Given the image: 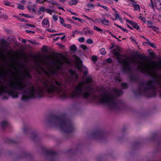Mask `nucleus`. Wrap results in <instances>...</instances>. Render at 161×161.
Segmentation results:
<instances>
[{
    "label": "nucleus",
    "instance_id": "47",
    "mask_svg": "<svg viewBox=\"0 0 161 161\" xmlns=\"http://www.w3.org/2000/svg\"><path fill=\"white\" fill-rule=\"evenodd\" d=\"M26 25H27L29 26L32 27H35V26L33 25H31L30 24H26Z\"/></svg>",
    "mask_w": 161,
    "mask_h": 161
},
{
    "label": "nucleus",
    "instance_id": "14",
    "mask_svg": "<svg viewBox=\"0 0 161 161\" xmlns=\"http://www.w3.org/2000/svg\"><path fill=\"white\" fill-rule=\"evenodd\" d=\"M8 125V122L6 121H2L0 124L2 128H3L6 127Z\"/></svg>",
    "mask_w": 161,
    "mask_h": 161
},
{
    "label": "nucleus",
    "instance_id": "62",
    "mask_svg": "<svg viewBox=\"0 0 161 161\" xmlns=\"http://www.w3.org/2000/svg\"><path fill=\"white\" fill-rule=\"evenodd\" d=\"M59 1L60 2L62 3H64L65 1V0H59Z\"/></svg>",
    "mask_w": 161,
    "mask_h": 161
},
{
    "label": "nucleus",
    "instance_id": "60",
    "mask_svg": "<svg viewBox=\"0 0 161 161\" xmlns=\"http://www.w3.org/2000/svg\"><path fill=\"white\" fill-rule=\"evenodd\" d=\"M50 72L52 74H55V72L53 71H52L51 70H49Z\"/></svg>",
    "mask_w": 161,
    "mask_h": 161
},
{
    "label": "nucleus",
    "instance_id": "57",
    "mask_svg": "<svg viewBox=\"0 0 161 161\" xmlns=\"http://www.w3.org/2000/svg\"><path fill=\"white\" fill-rule=\"evenodd\" d=\"M22 42L24 43H25L26 42V41L25 39H23L22 41Z\"/></svg>",
    "mask_w": 161,
    "mask_h": 161
},
{
    "label": "nucleus",
    "instance_id": "7",
    "mask_svg": "<svg viewBox=\"0 0 161 161\" xmlns=\"http://www.w3.org/2000/svg\"><path fill=\"white\" fill-rule=\"evenodd\" d=\"M155 7L160 11H161V0H154Z\"/></svg>",
    "mask_w": 161,
    "mask_h": 161
},
{
    "label": "nucleus",
    "instance_id": "5",
    "mask_svg": "<svg viewBox=\"0 0 161 161\" xmlns=\"http://www.w3.org/2000/svg\"><path fill=\"white\" fill-rule=\"evenodd\" d=\"M158 92L161 96V75L141 83L137 93L152 97H154Z\"/></svg>",
    "mask_w": 161,
    "mask_h": 161
},
{
    "label": "nucleus",
    "instance_id": "17",
    "mask_svg": "<svg viewBox=\"0 0 161 161\" xmlns=\"http://www.w3.org/2000/svg\"><path fill=\"white\" fill-rule=\"evenodd\" d=\"M146 40L147 41V42H146L145 43H146V44H148V45H150L152 47H153V48H156V47L155 46V45L154 44L152 43L151 42H150V41H149L147 39H146Z\"/></svg>",
    "mask_w": 161,
    "mask_h": 161
},
{
    "label": "nucleus",
    "instance_id": "20",
    "mask_svg": "<svg viewBox=\"0 0 161 161\" xmlns=\"http://www.w3.org/2000/svg\"><path fill=\"white\" fill-rule=\"evenodd\" d=\"M130 79L131 80H136L137 79V78L136 75L130 74Z\"/></svg>",
    "mask_w": 161,
    "mask_h": 161
},
{
    "label": "nucleus",
    "instance_id": "28",
    "mask_svg": "<svg viewBox=\"0 0 161 161\" xmlns=\"http://www.w3.org/2000/svg\"><path fill=\"white\" fill-rule=\"evenodd\" d=\"M71 50L72 51H76V47L74 45H72L71 47Z\"/></svg>",
    "mask_w": 161,
    "mask_h": 161
},
{
    "label": "nucleus",
    "instance_id": "3",
    "mask_svg": "<svg viewBox=\"0 0 161 161\" xmlns=\"http://www.w3.org/2000/svg\"><path fill=\"white\" fill-rule=\"evenodd\" d=\"M120 48L119 47H117V51L114 55L116 56L118 62L123 65L122 70L125 73L129 74L130 73L131 70V64L136 66L137 69L141 72L151 76L153 75L154 70L158 69L161 67V61L153 62V65L150 66L145 64L143 62L136 60L134 58L129 57L125 56V59L123 58L122 55L120 53Z\"/></svg>",
    "mask_w": 161,
    "mask_h": 161
},
{
    "label": "nucleus",
    "instance_id": "4",
    "mask_svg": "<svg viewBox=\"0 0 161 161\" xmlns=\"http://www.w3.org/2000/svg\"><path fill=\"white\" fill-rule=\"evenodd\" d=\"M47 124L49 127L58 129L66 134L71 133L75 129L73 123L64 114L51 117L47 119Z\"/></svg>",
    "mask_w": 161,
    "mask_h": 161
},
{
    "label": "nucleus",
    "instance_id": "64",
    "mask_svg": "<svg viewBox=\"0 0 161 161\" xmlns=\"http://www.w3.org/2000/svg\"><path fill=\"white\" fill-rule=\"evenodd\" d=\"M139 19L143 20V18L142 16H140L139 17Z\"/></svg>",
    "mask_w": 161,
    "mask_h": 161
},
{
    "label": "nucleus",
    "instance_id": "55",
    "mask_svg": "<svg viewBox=\"0 0 161 161\" xmlns=\"http://www.w3.org/2000/svg\"><path fill=\"white\" fill-rule=\"evenodd\" d=\"M117 48L116 49H114L113 51V53H114V54H115V53L117 52Z\"/></svg>",
    "mask_w": 161,
    "mask_h": 161
},
{
    "label": "nucleus",
    "instance_id": "23",
    "mask_svg": "<svg viewBox=\"0 0 161 161\" xmlns=\"http://www.w3.org/2000/svg\"><path fill=\"white\" fill-rule=\"evenodd\" d=\"M100 23L106 25H108L109 24V21H100Z\"/></svg>",
    "mask_w": 161,
    "mask_h": 161
},
{
    "label": "nucleus",
    "instance_id": "63",
    "mask_svg": "<svg viewBox=\"0 0 161 161\" xmlns=\"http://www.w3.org/2000/svg\"><path fill=\"white\" fill-rule=\"evenodd\" d=\"M21 3L23 4H25V0H21Z\"/></svg>",
    "mask_w": 161,
    "mask_h": 161
},
{
    "label": "nucleus",
    "instance_id": "30",
    "mask_svg": "<svg viewBox=\"0 0 161 161\" xmlns=\"http://www.w3.org/2000/svg\"><path fill=\"white\" fill-rule=\"evenodd\" d=\"M18 8L19 9L21 10H24V6L19 4H18Z\"/></svg>",
    "mask_w": 161,
    "mask_h": 161
},
{
    "label": "nucleus",
    "instance_id": "24",
    "mask_svg": "<svg viewBox=\"0 0 161 161\" xmlns=\"http://www.w3.org/2000/svg\"><path fill=\"white\" fill-rule=\"evenodd\" d=\"M93 28L95 30L97 31H101V32L103 31V30L102 29L95 25L93 26Z\"/></svg>",
    "mask_w": 161,
    "mask_h": 161
},
{
    "label": "nucleus",
    "instance_id": "50",
    "mask_svg": "<svg viewBox=\"0 0 161 161\" xmlns=\"http://www.w3.org/2000/svg\"><path fill=\"white\" fill-rule=\"evenodd\" d=\"M82 16L83 17H84L85 19H90L89 17H88L87 16H86V15H82Z\"/></svg>",
    "mask_w": 161,
    "mask_h": 161
},
{
    "label": "nucleus",
    "instance_id": "32",
    "mask_svg": "<svg viewBox=\"0 0 161 161\" xmlns=\"http://www.w3.org/2000/svg\"><path fill=\"white\" fill-rule=\"evenodd\" d=\"M47 1L46 0H36V3H42L45 1Z\"/></svg>",
    "mask_w": 161,
    "mask_h": 161
},
{
    "label": "nucleus",
    "instance_id": "25",
    "mask_svg": "<svg viewBox=\"0 0 161 161\" xmlns=\"http://www.w3.org/2000/svg\"><path fill=\"white\" fill-rule=\"evenodd\" d=\"M85 51H86L88 50V48L86 46L84 45H81L80 46Z\"/></svg>",
    "mask_w": 161,
    "mask_h": 161
},
{
    "label": "nucleus",
    "instance_id": "44",
    "mask_svg": "<svg viewBox=\"0 0 161 161\" xmlns=\"http://www.w3.org/2000/svg\"><path fill=\"white\" fill-rule=\"evenodd\" d=\"M56 153L55 152H49V154L52 156H54L56 154Z\"/></svg>",
    "mask_w": 161,
    "mask_h": 161
},
{
    "label": "nucleus",
    "instance_id": "33",
    "mask_svg": "<svg viewBox=\"0 0 161 161\" xmlns=\"http://www.w3.org/2000/svg\"><path fill=\"white\" fill-rule=\"evenodd\" d=\"M115 79L116 81L120 82L121 81V78L118 76H116L115 77Z\"/></svg>",
    "mask_w": 161,
    "mask_h": 161
},
{
    "label": "nucleus",
    "instance_id": "16",
    "mask_svg": "<svg viewBox=\"0 0 161 161\" xmlns=\"http://www.w3.org/2000/svg\"><path fill=\"white\" fill-rule=\"evenodd\" d=\"M117 11H116L114 14L115 16V18L116 19H119V20H122L121 17L119 14L117 13Z\"/></svg>",
    "mask_w": 161,
    "mask_h": 161
},
{
    "label": "nucleus",
    "instance_id": "39",
    "mask_svg": "<svg viewBox=\"0 0 161 161\" xmlns=\"http://www.w3.org/2000/svg\"><path fill=\"white\" fill-rule=\"evenodd\" d=\"M46 11L47 13H48L50 14H52V11L50 9H46Z\"/></svg>",
    "mask_w": 161,
    "mask_h": 161
},
{
    "label": "nucleus",
    "instance_id": "8",
    "mask_svg": "<svg viewBox=\"0 0 161 161\" xmlns=\"http://www.w3.org/2000/svg\"><path fill=\"white\" fill-rule=\"evenodd\" d=\"M0 43L3 47L5 48L10 47V44L6 40L2 39L0 41Z\"/></svg>",
    "mask_w": 161,
    "mask_h": 161
},
{
    "label": "nucleus",
    "instance_id": "31",
    "mask_svg": "<svg viewBox=\"0 0 161 161\" xmlns=\"http://www.w3.org/2000/svg\"><path fill=\"white\" fill-rule=\"evenodd\" d=\"M29 130V128L27 126H24L23 129L24 132L26 133Z\"/></svg>",
    "mask_w": 161,
    "mask_h": 161
},
{
    "label": "nucleus",
    "instance_id": "49",
    "mask_svg": "<svg viewBox=\"0 0 161 161\" xmlns=\"http://www.w3.org/2000/svg\"><path fill=\"white\" fill-rule=\"evenodd\" d=\"M26 32L28 33H35V32L33 31H31L28 30H26Z\"/></svg>",
    "mask_w": 161,
    "mask_h": 161
},
{
    "label": "nucleus",
    "instance_id": "11",
    "mask_svg": "<svg viewBox=\"0 0 161 161\" xmlns=\"http://www.w3.org/2000/svg\"><path fill=\"white\" fill-rule=\"evenodd\" d=\"M65 21H61L60 23L63 26L69 28H71L70 25L69 24H66Z\"/></svg>",
    "mask_w": 161,
    "mask_h": 161
},
{
    "label": "nucleus",
    "instance_id": "10",
    "mask_svg": "<svg viewBox=\"0 0 161 161\" xmlns=\"http://www.w3.org/2000/svg\"><path fill=\"white\" fill-rule=\"evenodd\" d=\"M58 64H57L56 66L54 68H53V69H56L57 70H60L62 65V61L60 60L59 59L58 60Z\"/></svg>",
    "mask_w": 161,
    "mask_h": 161
},
{
    "label": "nucleus",
    "instance_id": "46",
    "mask_svg": "<svg viewBox=\"0 0 161 161\" xmlns=\"http://www.w3.org/2000/svg\"><path fill=\"white\" fill-rule=\"evenodd\" d=\"M72 18L74 20H81L80 18L75 17H72Z\"/></svg>",
    "mask_w": 161,
    "mask_h": 161
},
{
    "label": "nucleus",
    "instance_id": "35",
    "mask_svg": "<svg viewBox=\"0 0 161 161\" xmlns=\"http://www.w3.org/2000/svg\"><path fill=\"white\" fill-rule=\"evenodd\" d=\"M5 5L7 6H10L12 4V3L10 2H9L8 1H5L4 2Z\"/></svg>",
    "mask_w": 161,
    "mask_h": 161
},
{
    "label": "nucleus",
    "instance_id": "34",
    "mask_svg": "<svg viewBox=\"0 0 161 161\" xmlns=\"http://www.w3.org/2000/svg\"><path fill=\"white\" fill-rule=\"evenodd\" d=\"M100 53L103 55L106 54V51L104 48H102L100 51Z\"/></svg>",
    "mask_w": 161,
    "mask_h": 161
},
{
    "label": "nucleus",
    "instance_id": "38",
    "mask_svg": "<svg viewBox=\"0 0 161 161\" xmlns=\"http://www.w3.org/2000/svg\"><path fill=\"white\" fill-rule=\"evenodd\" d=\"M86 42L88 44H92L93 42V41L90 39H88L87 40Z\"/></svg>",
    "mask_w": 161,
    "mask_h": 161
},
{
    "label": "nucleus",
    "instance_id": "6",
    "mask_svg": "<svg viewBox=\"0 0 161 161\" xmlns=\"http://www.w3.org/2000/svg\"><path fill=\"white\" fill-rule=\"evenodd\" d=\"M90 137L97 141H101L104 138L103 134L100 131H96L93 132L90 135Z\"/></svg>",
    "mask_w": 161,
    "mask_h": 161
},
{
    "label": "nucleus",
    "instance_id": "36",
    "mask_svg": "<svg viewBox=\"0 0 161 161\" xmlns=\"http://www.w3.org/2000/svg\"><path fill=\"white\" fill-rule=\"evenodd\" d=\"M141 55H139L138 56L140 57V58L144 60L147 59V57L146 56H140Z\"/></svg>",
    "mask_w": 161,
    "mask_h": 161
},
{
    "label": "nucleus",
    "instance_id": "54",
    "mask_svg": "<svg viewBox=\"0 0 161 161\" xmlns=\"http://www.w3.org/2000/svg\"><path fill=\"white\" fill-rule=\"evenodd\" d=\"M36 136V134L35 133H32L31 134V137L32 138H33V136Z\"/></svg>",
    "mask_w": 161,
    "mask_h": 161
},
{
    "label": "nucleus",
    "instance_id": "42",
    "mask_svg": "<svg viewBox=\"0 0 161 161\" xmlns=\"http://www.w3.org/2000/svg\"><path fill=\"white\" fill-rule=\"evenodd\" d=\"M158 28L157 27H155V26H153L152 27V29L155 31H157V30H158Z\"/></svg>",
    "mask_w": 161,
    "mask_h": 161
},
{
    "label": "nucleus",
    "instance_id": "61",
    "mask_svg": "<svg viewBox=\"0 0 161 161\" xmlns=\"http://www.w3.org/2000/svg\"><path fill=\"white\" fill-rule=\"evenodd\" d=\"M153 26L152 25H148L147 26V28H151L152 29V27H153Z\"/></svg>",
    "mask_w": 161,
    "mask_h": 161
},
{
    "label": "nucleus",
    "instance_id": "1",
    "mask_svg": "<svg viewBox=\"0 0 161 161\" xmlns=\"http://www.w3.org/2000/svg\"><path fill=\"white\" fill-rule=\"evenodd\" d=\"M69 76H67L69 80L65 84L60 79H44L42 81L41 87L35 86L30 82L23 81L19 78L7 81L0 80V96L3 93H7L13 98H17L19 91L22 94L21 99L25 100L29 99L41 97L44 93L50 95L56 94L63 98H66L67 94L66 88L70 83L72 80H76L77 74L75 71L70 69L68 70Z\"/></svg>",
    "mask_w": 161,
    "mask_h": 161
},
{
    "label": "nucleus",
    "instance_id": "2",
    "mask_svg": "<svg viewBox=\"0 0 161 161\" xmlns=\"http://www.w3.org/2000/svg\"><path fill=\"white\" fill-rule=\"evenodd\" d=\"M92 80L88 78L86 80V83L84 84L80 83L75 86L74 90L71 94L72 98L82 97L86 99L88 98L92 92H98L99 96L94 95L93 98L99 100L101 103L107 105L111 109H117L119 107L116 100V97L120 96L123 94L121 89L114 88L110 91H105L101 88L99 90L94 89L90 84Z\"/></svg>",
    "mask_w": 161,
    "mask_h": 161
},
{
    "label": "nucleus",
    "instance_id": "26",
    "mask_svg": "<svg viewBox=\"0 0 161 161\" xmlns=\"http://www.w3.org/2000/svg\"><path fill=\"white\" fill-rule=\"evenodd\" d=\"M49 3L53 5H55L56 6L59 5V3H57L56 2L53 1H49Z\"/></svg>",
    "mask_w": 161,
    "mask_h": 161
},
{
    "label": "nucleus",
    "instance_id": "19",
    "mask_svg": "<svg viewBox=\"0 0 161 161\" xmlns=\"http://www.w3.org/2000/svg\"><path fill=\"white\" fill-rule=\"evenodd\" d=\"M85 28L84 29V31L85 33V34H90L91 35H92L93 34V32L92 31H91L90 29H88L86 30H84Z\"/></svg>",
    "mask_w": 161,
    "mask_h": 161
},
{
    "label": "nucleus",
    "instance_id": "41",
    "mask_svg": "<svg viewBox=\"0 0 161 161\" xmlns=\"http://www.w3.org/2000/svg\"><path fill=\"white\" fill-rule=\"evenodd\" d=\"M85 41V38L84 37L80 38L79 39V41L80 42H82Z\"/></svg>",
    "mask_w": 161,
    "mask_h": 161
},
{
    "label": "nucleus",
    "instance_id": "56",
    "mask_svg": "<svg viewBox=\"0 0 161 161\" xmlns=\"http://www.w3.org/2000/svg\"><path fill=\"white\" fill-rule=\"evenodd\" d=\"M22 15H23L24 17H29L28 16V15H27V14H21Z\"/></svg>",
    "mask_w": 161,
    "mask_h": 161
},
{
    "label": "nucleus",
    "instance_id": "9",
    "mask_svg": "<svg viewBox=\"0 0 161 161\" xmlns=\"http://www.w3.org/2000/svg\"><path fill=\"white\" fill-rule=\"evenodd\" d=\"M127 23L129 24L132 25L133 28L138 30L140 29L139 26L136 23L132 21H127Z\"/></svg>",
    "mask_w": 161,
    "mask_h": 161
},
{
    "label": "nucleus",
    "instance_id": "22",
    "mask_svg": "<svg viewBox=\"0 0 161 161\" xmlns=\"http://www.w3.org/2000/svg\"><path fill=\"white\" fill-rule=\"evenodd\" d=\"M42 23L43 25H46V27H48L49 26V21H42Z\"/></svg>",
    "mask_w": 161,
    "mask_h": 161
},
{
    "label": "nucleus",
    "instance_id": "43",
    "mask_svg": "<svg viewBox=\"0 0 161 161\" xmlns=\"http://www.w3.org/2000/svg\"><path fill=\"white\" fill-rule=\"evenodd\" d=\"M92 60L94 61H96L97 60V58L95 56H93L92 57Z\"/></svg>",
    "mask_w": 161,
    "mask_h": 161
},
{
    "label": "nucleus",
    "instance_id": "58",
    "mask_svg": "<svg viewBox=\"0 0 161 161\" xmlns=\"http://www.w3.org/2000/svg\"><path fill=\"white\" fill-rule=\"evenodd\" d=\"M111 45H112V46L111 47H109V49H111L112 48H113L114 47V45L113 44V43H112L111 44Z\"/></svg>",
    "mask_w": 161,
    "mask_h": 161
},
{
    "label": "nucleus",
    "instance_id": "18",
    "mask_svg": "<svg viewBox=\"0 0 161 161\" xmlns=\"http://www.w3.org/2000/svg\"><path fill=\"white\" fill-rule=\"evenodd\" d=\"M58 18L60 19V20H63V19L62 18L56 15H53V19L54 20H57L58 19Z\"/></svg>",
    "mask_w": 161,
    "mask_h": 161
},
{
    "label": "nucleus",
    "instance_id": "27",
    "mask_svg": "<svg viewBox=\"0 0 161 161\" xmlns=\"http://www.w3.org/2000/svg\"><path fill=\"white\" fill-rule=\"evenodd\" d=\"M6 73H2L1 71H0V78L4 77L6 76Z\"/></svg>",
    "mask_w": 161,
    "mask_h": 161
},
{
    "label": "nucleus",
    "instance_id": "15",
    "mask_svg": "<svg viewBox=\"0 0 161 161\" xmlns=\"http://www.w3.org/2000/svg\"><path fill=\"white\" fill-rule=\"evenodd\" d=\"M77 0H72L71 1L68 2V4L69 5H76L77 3Z\"/></svg>",
    "mask_w": 161,
    "mask_h": 161
},
{
    "label": "nucleus",
    "instance_id": "37",
    "mask_svg": "<svg viewBox=\"0 0 161 161\" xmlns=\"http://www.w3.org/2000/svg\"><path fill=\"white\" fill-rule=\"evenodd\" d=\"M46 9L44 7H41L39 8V10L40 11L44 12L46 11Z\"/></svg>",
    "mask_w": 161,
    "mask_h": 161
},
{
    "label": "nucleus",
    "instance_id": "59",
    "mask_svg": "<svg viewBox=\"0 0 161 161\" xmlns=\"http://www.w3.org/2000/svg\"><path fill=\"white\" fill-rule=\"evenodd\" d=\"M117 26H118V27L121 29L122 30L123 29V28L120 26L119 25H117L116 24H115Z\"/></svg>",
    "mask_w": 161,
    "mask_h": 161
},
{
    "label": "nucleus",
    "instance_id": "40",
    "mask_svg": "<svg viewBox=\"0 0 161 161\" xmlns=\"http://www.w3.org/2000/svg\"><path fill=\"white\" fill-rule=\"evenodd\" d=\"M144 23L146 22L147 24L148 25H152L153 23L150 21H147L146 22V21H144Z\"/></svg>",
    "mask_w": 161,
    "mask_h": 161
},
{
    "label": "nucleus",
    "instance_id": "13",
    "mask_svg": "<svg viewBox=\"0 0 161 161\" xmlns=\"http://www.w3.org/2000/svg\"><path fill=\"white\" fill-rule=\"evenodd\" d=\"M131 4H132L133 7L134 8L135 10H137L138 9L139 10H140V8L139 5L138 4H136V3L134 1V3L133 2Z\"/></svg>",
    "mask_w": 161,
    "mask_h": 161
},
{
    "label": "nucleus",
    "instance_id": "21",
    "mask_svg": "<svg viewBox=\"0 0 161 161\" xmlns=\"http://www.w3.org/2000/svg\"><path fill=\"white\" fill-rule=\"evenodd\" d=\"M30 156V154L27 153H24L22 154V158H25L29 157Z\"/></svg>",
    "mask_w": 161,
    "mask_h": 161
},
{
    "label": "nucleus",
    "instance_id": "52",
    "mask_svg": "<svg viewBox=\"0 0 161 161\" xmlns=\"http://www.w3.org/2000/svg\"><path fill=\"white\" fill-rule=\"evenodd\" d=\"M102 7L106 11H108V8L105 6L102 5Z\"/></svg>",
    "mask_w": 161,
    "mask_h": 161
},
{
    "label": "nucleus",
    "instance_id": "12",
    "mask_svg": "<svg viewBox=\"0 0 161 161\" xmlns=\"http://www.w3.org/2000/svg\"><path fill=\"white\" fill-rule=\"evenodd\" d=\"M28 9L30 12H35L36 9L34 6H29L28 7Z\"/></svg>",
    "mask_w": 161,
    "mask_h": 161
},
{
    "label": "nucleus",
    "instance_id": "45",
    "mask_svg": "<svg viewBox=\"0 0 161 161\" xmlns=\"http://www.w3.org/2000/svg\"><path fill=\"white\" fill-rule=\"evenodd\" d=\"M107 61L108 63H111L112 61V59L110 58H108L107 59Z\"/></svg>",
    "mask_w": 161,
    "mask_h": 161
},
{
    "label": "nucleus",
    "instance_id": "29",
    "mask_svg": "<svg viewBox=\"0 0 161 161\" xmlns=\"http://www.w3.org/2000/svg\"><path fill=\"white\" fill-rule=\"evenodd\" d=\"M121 86L123 87L124 89L126 88L128 86V85L127 83H121Z\"/></svg>",
    "mask_w": 161,
    "mask_h": 161
},
{
    "label": "nucleus",
    "instance_id": "53",
    "mask_svg": "<svg viewBox=\"0 0 161 161\" xmlns=\"http://www.w3.org/2000/svg\"><path fill=\"white\" fill-rule=\"evenodd\" d=\"M94 6L92 4H87V7H93Z\"/></svg>",
    "mask_w": 161,
    "mask_h": 161
},
{
    "label": "nucleus",
    "instance_id": "48",
    "mask_svg": "<svg viewBox=\"0 0 161 161\" xmlns=\"http://www.w3.org/2000/svg\"><path fill=\"white\" fill-rule=\"evenodd\" d=\"M47 49L46 46L45 45H44L42 48V50L43 51H46Z\"/></svg>",
    "mask_w": 161,
    "mask_h": 161
},
{
    "label": "nucleus",
    "instance_id": "51",
    "mask_svg": "<svg viewBox=\"0 0 161 161\" xmlns=\"http://www.w3.org/2000/svg\"><path fill=\"white\" fill-rule=\"evenodd\" d=\"M25 73L26 74L27 77H31V75H30L29 74V73H28V71H25Z\"/></svg>",
    "mask_w": 161,
    "mask_h": 161
}]
</instances>
